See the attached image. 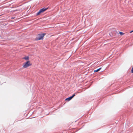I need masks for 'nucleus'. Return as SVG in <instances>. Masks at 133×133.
Instances as JSON below:
<instances>
[{
	"label": "nucleus",
	"mask_w": 133,
	"mask_h": 133,
	"mask_svg": "<svg viewBox=\"0 0 133 133\" xmlns=\"http://www.w3.org/2000/svg\"><path fill=\"white\" fill-rule=\"evenodd\" d=\"M45 33L39 34L38 35V37L37 38V40H40L43 39V37L45 35Z\"/></svg>",
	"instance_id": "nucleus-1"
},
{
	"label": "nucleus",
	"mask_w": 133,
	"mask_h": 133,
	"mask_svg": "<svg viewBox=\"0 0 133 133\" xmlns=\"http://www.w3.org/2000/svg\"><path fill=\"white\" fill-rule=\"evenodd\" d=\"M48 9V8H43L41 9L37 13L36 15H38L41 14V13L45 11Z\"/></svg>",
	"instance_id": "nucleus-2"
},
{
	"label": "nucleus",
	"mask_w": 133,
	"mask_h": 133,
	"mask_svg": "<svg viewBox=\"0 0 133 133\" xmlns=\"http://www.w3.org/2000/svg\"><path fill=\"white\" fill-rule=\"evenodd\" d=\"M31 65V64L30 63V61H28L24 63L23 65V66L24 68H25L28 67Z\"/></svg>",
	"instance_id": "nucleus-3"
},
{
	"label": "nucleus",
	"mask_w": 133,
	"mask_h": 133,
	"mask_svg": "<svg viewBox=\"0 0 133 133\" xmlns=\"http://www.w3.org/2000/svg\"><path fill=\"white\" fill-rule=\"evenodd\" d=\"M72 98L70 96L68 98H67L65 99V101H70L71 100Z\"/></svg>",
	"instance_id": "nucleus-4"
},
{
	"label": "nucleus",
	"mask_w": 133,
	"mask_h": 133,
	"mask_svg": "<svg viewBox=\"0 0 133 133\" xmlns=\"http://www.w3.org/2000/svg\"><path fill=\"white\" fill-rule=\"evenodd\" d=\"M23 59H24L26 60H29V56H28L24 57Z\"/></svg>",
	"instance_id": "nucleus-5"
},
{
	"label": "nucleus",
	"mask_w": 133,
	"mask_h": 133,
	"mask_svg": "<svg viewBox=\"0 0 133 133\" xmlns=\"http://www.w3.org/2000/svg\"><path fill=\"white\" fill-rule=\"evenodd\" d=\"M101 68H100L97 70H94V72H98V71H99L101 69Z\"/></svg>",
	"instance_id": "nucleus-6"
},
{
	"label": "nucleus",
	"mask_w": 133,
	"mask_h": 133,
	"mask_svg": "<svg viewBox=\"0 0 133 133\" xmlns=\"http://www.w3.org/2000/svg\"><path fill=\"white\" fill-rule=\"evenodd\" d=\"M77 92H76L75 94H73L72 95V96H71V97L72 98H73L76 95V94H77Z\"/></svg>",
	"instance_id": "nucleus-7"
},
{
	"label": "nucleus",
	"mask_w": 133,
	"mask_h": 133,
	"mask_svg": "<svg viewBox=\"0 0 133 133\" xmlns=\"http://www.w3.org/2000/svg\"><path fill=\"white\" fill-rule=\"evenodd\" d=\"M119 33L121 35H123L124 34V33H123V32H119Z\"/></svg>",
	"instance_id": "nucleus-8"
},
{
	"label": "nucleus",
	"mask_w": 133,
	"mask_h": 133,
	"mask_svg": "<svg viewBox=\"0 0 133 133\" xmlns=\"http://www.w3.org/2000/svg\"><path fill=\"white\" fill-rule=\"evenodd\" d=\"M131 71V72L132 73H133V67L132 68Z\"/></svg>",
	"instance_id": "nucleus-9"
},
{
	"label": "nucleus",
	"mask_w": 133,
	"mask_h": 133,
	"mask_svg": "<svg viewBox=\"0 0 133 133\" xmlns=\"http://www.w3.org/2000/svg\"><path fill=\"white\" fill-rule=\"evenodd\" d=\"M132 32H133V30H132V31H131L130 32V33H131Z\"/></svg>",
	"instance_id": "nucleus-10"
},
{
	"label": "nucleus",
	"mask_w": 133,
	"mask_h": 133,
	"mask_svg": "<svg viewBox=\"0 0 133 133\" xmlns=\"http://www.w3.org/2000/svg\"><path fill=\"white\" fill-rule=\"evenodd\" d=\"M15 18V17H12L11 18H12V19H14Z\"/></svg>",
	"instance_id": "nucleus-11"
},
{
	"label": "nucleus",
	"mask_w": 133,
	"mask_h": 133,
	"mask_svg": "<svg viewBox=\"0 0 133 133\" xmlns=\"http://www.w3.org/2000/svg\"><path fill=\"white\" fill-rule=\"evenodd\" d=\"M109 35H110L111 36V34L110 33V34H109Z\"/></svg>",
	"instance_id": "nucleus-12"
},
{
	"label": "nucleus",
	"mask_w": 133,
	"mask_h": 133,
	"mask_svg": "<svg viewBox=\"0 0 133 133\" xmlns=\"http://www.w3.org/2000/svg\"><path fill=\"white\" fill-rule=\"evenodd\" d=\"M1 15H0V16H1Z\"/></svg>",
	"instance_id": "nucleus-13"
}]
</instances>
